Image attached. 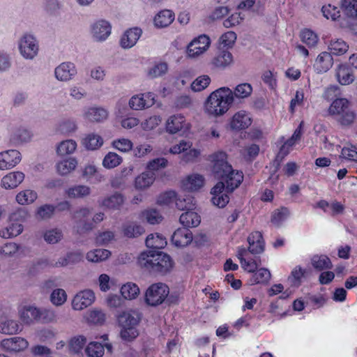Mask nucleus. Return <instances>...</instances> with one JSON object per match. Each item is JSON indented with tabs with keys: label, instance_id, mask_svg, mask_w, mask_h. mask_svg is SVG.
<instances>
[{
	"label": "nucleus",
	"instance_id": "57",
	"mask_svg": "<svg viewBox=\"0 0 357 357\" xmlns=\"http://www.w3.org/2000/svg\"><path fill=\"white\" fill-rule=\"evenodd\" d=\"M252 87L248 83H242L237 85L233 92V96L238 98H245L251 95Z\"/></svg>",
	"mask_w": 357,
	"mask_h": 357
},
{
	"label": "nucleus",
	"instance_id": "19",
	"mask_svg": "<svg viewBox=\"0 0 357 357\" xmlns=\"http://www.w3.org/2000/svg\"><path fill=\"white\" fill-rule=\"evenodd\" d=\"M252 123V119L245 111L236 112L230 122L231 129L236 130H244Z\"/></svg>",
	"mask_w": 357,
	"mask_h": 357
},
{
	"label": "nucleus",
	"instance_id": "49",
	"mask_svg": "<svg viewBox=\"0 0 357 357\" xmlns=\"http://www.w3.org/2000/svg\"><path fill=\"white\" fill-rule=\"evenodd\" d=\"M259 153V146L256 144H252L244 147L241 153L243 158L248 162H252Z\"/></svg>",
	"mask_w": 357,
	"mask_h": 357
},
{
	"label": "nucleus",
	"instance_id": "41",
	"mask_svg": "<svg viewBox=\"0 0 357 357\" xmlns=\"http://www.w3.org/2000/svg\"><path fill=\"white\" fill-rule=\"evenodd\" d=\"M144 232V228L133 222L123 225V234L127 238H136Z\"/></svg>",
	"mask_w": 357,
	"mask_h": 357
},
{
	"label": "nucleus",
	"instance_id": "18",
	"mask_svg": "<svg viewBox=\"0 0 357 357\" xmlns=\"http://www.w3.org/2000/svg\"><path fill=\"white\" fill-rule=\"evenodd\" d=\"M333 64V58L331 53L322 52L320 53L314 63V68L318 73L327 72Z\"/></svg>",
	"mask_w": 357,
	"mask_h": 357
},
{
	"label": "nucleus",
	"instance_id": "46",
	"mask_svg": "<svg viewBox=\"0 0 357 357\" xmlns=\"http://www.w3.org/2000/svg\"><path fill=\"white\" fill-rule=\"evenodd\" d=\"M20 325L14 320H7L0 324V332L3 334H15L20 331Z\"/></svg>",
	"mask_w": 357,
	"mask_h": 357
},
{
	"label": "nucleus",
	"instance_id": "28",
	"mask_svg": "<svg viewBox=\"0 0 357 357\" xmlns=\"http://www.w3.org/2000/svg\"><path fill=\"white\" fill-rule=\"evenodd\" d=\"M204 184V176L198 174L190 175L183 181V186L190 192L198 190Z\"/></svg>",
	"mask_w": 357,
	"mask_h": 357
},
{
	"label": "nucleus",
	"instance_id": "43",
	"mask_svg": "<svg viewBox=\"0 0 357 357\" xmlns=\"http://www.w3.org/2000/svg\"><path fill=\"white\" fill-rule=\"evenodd\" d=\"M111 255V252L106 249H95L86 254V259L89 261L100 262L107 259Z\"/></svg>",
	"mask_w": 357,
	"mask_h": 357
},
{
	"label": "nucleus",
	"instance_id": "7",
	"mask_svg": "<svg viewBox=\"0 0 357 357\" xmlns=\"http://www.w3.org/2000/svg\"><path fill=\"white\" fill-rule=\"evenodd\" d=\"M118 321L122 327L121 337L123 340L131 341L136 338L139 333L136 326L139 319L129 312H123L118 317Z\"/></svg>",
	"mask_w": 357,
	"mask_h": 357
},
{
	"label": "nucleus",
	"instance_id": "23",
	"mask_svg": "<svg viewBox=\"0 0 357 357\" xmlns=\"http://www.w3.org/2000/svg\"><path fill=\"white\" fill-rule=\"evenodd\" d=\"M77 73L74 63L70 62L62 63L55 69L56 77L61 81L70 79Z\"/></svg>",
	"mask_w": 357,
	"mask_h": 357
},
{
	"label": "nucleus",
	"instance_id": "56",
	"mask_svg": "<svg viewBox=\"0 0 357 357\" xmlns=\"http://www.w3.org/2000/svg\"><path fill=\"white\" fill-rule=\"evenodd\" d=\"M271 278L269 271L264 268L257 269L252 276V281L256 284L266 283Z\"/></svg>",
	"mask_w": 357,
	"mask_h": 357
},
{
	"label": "nucleus",
	"instance_id": "44",
	"mask_svg": "<svg viewBox=\"0 0 357 357\" xmlns=\"http://www.w3.org/2000/svg\"><path fill=\"white\" fill-rule=\"evenodd\" d=\"M83 144L87 149L96 150L102 145L103 139L98 135L89 134L84 139Z\"/></svg>",
	"mask_w": 357,
	"mask_h": 357
},
{
	"label": "nucleus",
	"instance_id": "36",
	"mask_svg": "<svg viewBox=\"0 0 357 357\" xmlns=\"http://www.w3.org/2000/svg\"><path fill=\"white\" fill-rule=\"evenodd\" d=\"M176 206L181 211L193 210L195 208V202L193 197L185 195L183 197H176L175 199Z\"/></svg>",
	"mask_w": 357,
	"mask_h": 357
},
{
	"label": "nucleus",
	"instance_id": "39",
	"mask_svg": "<svg viewBox=\"0 0 357 357\" xmlns=\"http://www.w3.org/2000/svg\"><path fill=\"white\" fill-rule=\"evenodd\" d=\"M38 197L34 190H24L16 195V201L21 205H26L33 203Z\"/></svg>",
	"mask_w": 357,
	"mask_h": 357
},
{
	"label": "nucleus",
	"instance_id": "50",
	"mask_svg": "<svg viewBox=\"0 0 357 357\" xmlns=\"http://www.w3.org/2000/svg\"><path fill=\"white\" fill-rule=\"evenodd\" d=\"M122 162V158L117 153L109 152L102 160V165L107 169H112Z\"/></svg>",
	"mask_w": 357,
	"mask_h": 357
},
{
	"label": "nucleus",
	"instance_id": "58",
	"mask_svg": "<svg viewBox=\"0 0 357 357\" xmlns=\"http://www.w3.org/2000/svg\"><path fill=\"white\" fill-rule=\"evenodd\" d=\"M86 342V339L84 336L79 335L72 338L69 343V349L70 351L77 354L79 353L83 349Z\"/></svg>",
	"mask_w": 357,
	"mask_h": 357
},
{
	"label": "nucleus",
	"instance_id": "53",
	"mask_svg": "<svg viewBox=\"0 0 357 357\" xmlns=\"http://www.w3.org/2000/svg\"><path fill=\"white\" fill-rule=\"evenodd\" d=\"M31 138L30 132L26 129H18L11 136L10 141L15 144L29 142Z\"/></svg>",
	"mask_w": 357,
	"mask_h": 357
},
{
	"label": "nucleus",
	"instance_id": "40",
	"mask_svg": "<svg viewBox=\"0 0 357 357\" xmlns=\"http://www.w3.org/2000/svg\"><path fill=\"white\" fill-rule=\"evenodd\" d=\"M77 164V160L75 158H70L58 162L56 169L59 174L66 175L75 169Z\"/></svg>",
	"mask_w": 357,
	"mask_h": 357
},
{
	"label": "nucleus",
	"instance_id": "4",
	"mask_svg": "<svg viewBox=\"0 0 357 357\" xmlns=\"http://www.w3.org/2000/svg\"><path fill=\"white\" fill-rule=\"evenodd\" d=\"M329 112L331 114L337 115V121L343 126L351 124L355 119V114L349 109V102L346 98H337L333 100Z\"/></svg>",
	"mask_w": 357,
	"mask_h": 357
},
{
	"label": "nucleus",
	"instance_id": "12",
	"mask_svg": "<svg viewBox=\"0 0 357 357\" xmlns=\"http://www.w3.org/2000/svg\"><path fill=\"white\" fill-rule=\"evenodd\" d=\"M95 300L91 290H84L77 293L73 299L72 306L75 310H82L91 305Z\"/></svg>",
	"mask_w": 357,
	"mask_h": 357
},
{
	"label": "nucleus",
	"instance_id": "22",
	"mask_svg": "<svg viewBox=\"0 0 357 357\" xmlns=\"http://www.w3.org/2000/svg\"><path fill=\"white\" fill-rule=\"evenodd\" d=\"M185 128H189L185 123V118L182 114L172 115L167 121L166 129L169 133L175 134Z\"/></svg>",
	"mask_w": 357,
	"mask_h": 357
},
{
	"label": "nucleus",
	"instance_id": "61",
	"mask_svg": "<svg viewBox=\"0 0 357 357\" xmlns=\"http://www.w3.org/2000/svg\"><path fill=\"white\" fill-rule=\"evenodd\" d=\"M305 273V271L300 266H297L291 271L289 280H290L292 285L298 287L301 284V280L304 277Z\"/></svg>",
	"mask_w": 357,
	"mask_h": 357
},
{
	"label": "nucleus",
	"instance_id": "63",
	"mask_svg": "<svg viewBox=\"0 0 357 357\" xmlns=\"http://www.w3.org/2000/svg\"><path fill=\"white\" fill-rule=\"evenodd\" d=\"M168 70V66L165 62L155 63L149 70V76L151 78L158 77L165 75Z\"/></svg>",
	"mask_w": 357,
	"mask_h": 357
},
{
	"label": "nucleus",
	"instance_id": "6",
	"mask_svg": "<svg viewBox=\"0 0 357 357\" xmlns=\"http://www.w3.org/2000/svg\"><path fill=\"white\" fill-rule=\"evenodd\" d=\"M91 215V211L87 208H80L76 211L73 218L77 223V231L79 234L90 231L93 227V223H98L103 220L105 214L102 212L96 213L93 218L92 222H89L88 218Z\"/></svg>",
	"mask_w": 357,
	"mask_h": 357
},
{
	"label": "nucleus",
	"instance_id": "1",
	"mask_svg": "<svg viewBox=\"0 0 357 357\" xmlns=\"http://www.w3.org/2000/svg\"><path fill=\"white\" fill-rule=\"evenodd\" d=\"M228 156L225 151H217L208 156L212 162V172L214 176L222 183L227 193L233 192L243 181V173L236 170L227 161Z\"/></svg>",
	"mask_w": 357,
	"mask_h": 357
},
{
	"label": "nucleus",
	"instance_id": "2",
	"mask_svg": "<svg viewBox=\"0 0 357 357\" xmlns=\"http://www.w3.org/2000/svg\"><path fill=\"white\" fill-rule=\"evenodd\" d=\"M139 262L149 272L160 275H167L174 267V261L169 255L156 250L142 252L139 257Z\"/></svg>",
	"mask_w": 357,
	"mask_h": 357
},
{
	"label": "nucleus",
	"instance_id": "54",
	"mask_svg": "<svg viewBox=\"0 0 357 357\" xmlns=\"http://www.w3.org/2000/svg\"><path fill=\"white\" fill-rule=\"evenodd\" d=\"M323 15L328 20H337L340 17V10L337 6L331 4L323 6L321 8Z\"/></svg>",
	"mask_w": 357,
	"mask_h": 357
},
{
	"label": "nucleus",
	"instance_id": "59",
	"mask_svg": "<svg viewBox=\"0 0 357 357\" xmlns=\"http://www.w3.org/2000/svg\"><path fill=\"white\" fill-rule=\"evenodd\" d=\"M211 82V78L208 75H202L194 80L191 84V88L194 91H202L206 89Z\"/></svg>",
	"mask_w": 357,
	"mask_h": 357
},
{
	"label": "nucleus",
	"instance_id": "64",
	"mask_svg": "<svg viewBox=\"0 0 357 357\" xmlns=\"http://www.w3.org/2000/svg\"><path fill=\"white\" fill-rule=\"evenodd\" d=\"M86 319L92 324H102L105 321V314L101 310H93L89 312Z\"/></svg>",
	"mask_w": 357,
	"mask_h": 357
},
{
	"label": "nucleus",
	"instance_id": "42",
	"mask_svg": "<svg viewBox=\"0 0 357 357\" xmlns=\"http://www.w3.org/2000/svg\"><path fill=\"white\" fill-rule=\"evenodd\" d=\"M23 231V226L17 222L12 223L8 227L0 231V236L9 238L20 235Z\"/></svg>",
	"mask_w": 357,
	"mask_h": 357
},
{
	"label": "nucleus",
	"instance_id": "47",
	"mask_svg": "<svg viewBox=\"0 0 357 357\" xmlns=\"http://www.w3.org/2000/svg\"><path fill=\"white\" fill-rule=\"evenodd\" d=\"M77 148V143L73 139L61 142L57 146L56 151L60 155H68L73 153Z\"/></svg>",
	"mask_w": 357,
	"mask_h": 357
},
{
	"label": "nucleus",
	"instance_id": "11",
	"mask_svg": "<svg viewBox=\"0 0 357 357\" xmlns=\"http://www.w3.org/2000/svg\"><path fill=\"white\" fill-rule=\"evenodd\" d=\"M154 103L155 95L151 92L134 96L129 101L130 107L135 110H140L151 107Z\"/></svg>",
	"mask_w": 357,
	"mask_h": 357
},
{
	"label": "nucleus",
	"instance_id": "24",
	"mask_svg": "<svg viewBox=\"0 0 357 357\" xmlns=\"http://www.w3.org/2000/svg\"><path fill=\"white\" fill-rule=\"evenodd\" d=\"M24 179V174L22 172H12L4 176L1 179V186L5 189L17 188Z\"/></svg>",
	"mask_w": 357,
	"mask_h": 357
},
{
	"label": "nucleus",
	"instance_id": "30",
	"mask_svg": "<svg viewBox=\"0 0 357 357\" xmlns=\"http://www.w3.org/2000/svg\"><path fill=\"white\" fill-rule=\"evenodd\" d=\"M233 61L232 54L227 50H219L212 60V64L217 68H225Z\"/></svg>",
	"mask_w": 357,
	"mask_h": 357
},
{
	"label": "nucleus",
	"instance_id": "32",
	"mask_svg": "<svg viewBox=\"0 0 357 357\" xmlns=\"http://www.w3.org/2000/svg\"><path fill=\"white\" fill-rule=\"evenodd\" d=\"M312 265L313 268L319 271L330 270L333 268V264L331 259L326 255H316L312 259Z\"/></svg>",
	"mask_w": 357,
	"mask_h": 357
},
{
	"label": "nucleus",
	"instance_id": "5",
	"mask_svg": "<svg viewBox=\"0 0 357 357\" xmlns=\"http://www.w3.org/2000/svg\"><path fill=\"white\" fill-rule=\"evenodd\" d=\"M169 293V287L162 282L152 284L146 289L144 295L146 303L150 306L161 305Z\"/></svg>",
	"mask_w": 357,
	"mask_h": 357
},
{
	"label": "nucleus",
	"instance_id": "13",
	"mask_svg": "<svg viewBox=\"0 0 357 357\" xmlns=\"http://www.w3.org/2000/svg\"><path fill=\"white\" fill-rule=\"evenodd\" d=\"M28 346L27 340L21 337L6 338L1 342V347L8 352H20L26 349Z\"/></svg>",
	"mask_w": 357,
	"mask_h": 357
},
{
	"label": "nucleus",
	"instance_id": "17",
	"mask_svg": "<svg viewBox=\"0 0 357 357\" xmlns=\"http://www.w3.org/2000/svg\"><path fill=\"white\" fill-rule=\"evenodd\" d=\"M172 243L178 247L182 248L189 245L192 241V231L183 226L182 228L177 229L172 236Z\"/></svg>",
	"mask_w": 357,
	"mask_h": 357
},
{
	"label": "nucleus",
	"instance_id": "10",
	"mask_svg": "<svg viewBox=\"0 0 357 357\" xmlns=\"http://www.w3.org/2000/svg\"><path fill=\"white\" fill-rule=\"evenodd\" d=\"M19 49L24 58L33 59L38 53V45L33 36L26 34L20 41Z\"/></svg>",
	"mask_w": 357,
	"mask_h": 357
},
{
	"label": "nucleus",
	"instance_id": "51",
	"mask_svg": "<svg viewBox=\"0 0 357 357\" xmlns=\"http://www.w3.org/2000/svg\"><path fill=\"white\" fill-rule=\"evenodd\" d=\"M86 353L89 357H102L104 354V346L100 342H91L86 347Z\"/></svg>",
	"mask_w": 357,
	"mask_h": 357
},
{
	"label": "nucleus",
	"instance_id": "14",
	"mask_svg": "<svg viewBox=\"0 0 357 357\" xmlns=\"http://www.w3.org/2000/svg\"><path fill=\"white\" fill-rule=\"evenodd\" d=\"M21 160V153L14 149L0 153V169L14 167Z\"/></svg>",
	"mask_w": 357,
	"mask_h": 357
},
{
	"label": "nucleus",
	"instance_id": "38",
	"mask_svg": "<svg viewBox=\"0 0 357 357\" xmlns=\"http://www.w3.org/2000/svg\"><path fill=\"white\" fill-rule=\"evenodd\" d=\"M121 296L126 299H134L139 294V287L132 282L123 284L120 290Z\"/></svg>",
	"mask_w": 357,
	"mask_h": 357
},
{
	"label": "nucleus",
	"instance_id": "34",
	"mask_svg": "<svg viewBox=\"0 0 357 357\" xmlns=\"http://www.w3.org/2000/svg\"><path fill=\"white\" fill-rule=\"evenodd\" d=\"M155 180L154 172H146L136 177L135 184L136 188L144 189L149 187Z\"/></svg>",
	"mask_w": 357,
	"mask_h": 357
},
{
	"label": "nucleus",
	"instance_id": "35",
	"mask_svg": "<svg viewBox=\"0 0 357 357\" xmlns=\"http://www.w3.org/2000/svg\"><path fill=\"white\" fill-rule=\"evenodd\" d=\"M301 40L308 47H315L319 41L317 34L310 29H304L300 33Z\"/></svg>",
	"mask_w": 357,
	"mask_h": 357
},
{
	"label": "nucleus",
	"instance_id": "60",
	"mask_svg": "<svg viewBox=\"0 0 357 357\" xmlns=\"http://www.w3.org/2000/svg\"><path fill=\"white\" fill-rule=\"evenodd\" d=\"M142 216L151 225L158 224L162 220V216L155 209L146 210L142 213Z\"/></svg>",
	"mask_w": 357,
	"mask_h": 357
},
{
	"label": "nucleus",
	"instance_id": "15",
	"mask_svg": "<svg viewBox=\"0 0 357 357\" xmlns=\"http://www.w3.org/2000/svg\"><path fill=\"white\" fill-rule=\"evenodd\" d=\"M248 242L249 244L248 250L251 254L259 255L264 252L265 242L260 231L251 232L248 237Z\"/></svg>",
	"mask_w": 357,
	"mask_h": 357
},
{
	"label": "nucleus",
	"instance_id": "45",
	"mask_svg": "<svg viewBox=\"0 0 357 357\" xmlns=\"http://www.w3.org/2000/svg\"><path fill=\"white\" fill-rule=\"evenodd\" d=\"M329 50L331 54L335 55H342L348 50L349 45L342 39L331 40L329 45Z\"/></svg>",
	"mask_w": 357,
	"mask_h": 357
},
{
	"label": "nucleus",
	"instance_id": "37",
	"mask_svg": "<svg viewBox=\"0 0 357 357\" xmlns=\"http://www.w3.org/2000/svg\"><path fill=\"white\" fill-rule=\"evenodd\" d=\"M86 117L91 121H102L107 119V110L100 107H91L85 114Z\"/></svg>",
	"mask_w": 357,
	"mask_h": 357
},
{
	"label": "nucleus",
	"instance_id": "25",
	"mask_svg": "<svg viewBox=\"0 0 357 357\" xmlns=\"http://www.w3.org/2000/svg\"><path fill=\"white\" fill-rule=\"evenodd\" d=\"M174 13L168 9L160 10L154 17V24L157 27L163 28L170 25L174 20Z\"/></svg>",
	"mask_w": 357,
	"mask_h": 357
},
{
	"label": "nucleus",
	"instance_id": "33",
	"mask_svg": "<svg viewBox=\"0 0 357 357\" xmlns=\"http://www.w3.org/2000/svg\"><path fill=\"white\" fill-rule=\"evenodd\" d=\"M82 259L83 255L79 252H69L66 257L60 258L52 266L62 267L69 264H74L81 261Z\"/></svg>",
	"mask_w": 357,
	"mask_h": 357
},
{
	"label": "nucleus",
	"instance_id": "20",
	"mask_svg": "<svg viewBox=\"0 0 357 357\" xmlns=\"http://www.w3.org/2000/svg\"><path fill=\"white\" fill-rule=\"evenodd\" d=\"M142 33V29L138 27L129 29L123 33L121 38V46L123 48L133 47L139 40Z\"/></svg>",
	"mask_w": 357,
	"mask_h": 357
},
{
	"label": "nucleus",
	"instance_id": "55",
	"mask_svg": "<svg viewBox=\"0 0 357 357\" xmlns=\"http://www.w3.org/2000/svg\"><path fill=\"white\" fill-rule=\"evenodd\" d=\"M90 188L85 185H77L70 188L66 190V194L70 198L82 197L89 195Z\"/></svg>",
	"mask_w": 357,
	"mask_h": 357
},
{
	"label": "nucleus",
	"instance_id": "9",
	"mask_svg": "<svg viewBox=\"0 0 357 357\" xmlns=\"http://www.w3.org/2000/svg\"><path fill=\"white\" fill-rule=\"evenodd\" d=\"M211 45L210 38L202 34L194 38L188 45L187 53L189 57H197L206 52Z\"/></svg>",
	"mask_w": 357,
	"mask_h": 357
},
{
	"label": "nucleus",
	"instance_id": "21",
	"mask_svg": "<svg viewBox=\"0 0 357 357\" xmlns=\"http://www.w3.org/2000/svg\"><path fill=\"white\" fill-rule=\"evenodd\" d=\"M111 25L105 20H99L92 27V33L96 40H105L111 33Z\"/></svg>",
	"mask_w": 357,
	"mask_h": 357
},
{
	"label": "nucleus",
	"instance_id": "26",
	"mask_svg": "<svg viewBox=\"0 0 357 357\" xmlns=\"http://www.w3.org/2000/svg\"><path fill=\"white\" fill-rule=\"evenodd\" d=\"M179 221L186 228L197 227L201 222L200 215L192 210L186 211L180 215Z\"/></svg>",
	"mask_w": 357,
	"mask_h": 357
},
{
	"label": "nucleus",
	"instance_id": "16",
	"mask_svg": "<svg viewBox=\"0 0 357 357\" xmlns=\"http://www.w3.org/2000/svg\"><path fill=\"white\" fill-rule=\"evenodd\" d=\"M224 185L222 183H217L211 189V193L213 195L211 202L218 208H224L229 202V197L224 191Z\"/></svg>",
	"mask_w": 357,
	"mask_h": 357
},
{
	"label": "nucleus",
	"instance_id": "3",
	"mask_svg": "<svg viewBox=\"0 0 357 357\" xmlns=\"http://www.w3.org/2000/svg\"><path fill=\"white\" fill-rule=\"evenodd\" d=\"M233 102V91L228 87L219 88L212 92L206 99L205 112L215 117L222 116L229 110Z\"/></svg>",
	"mask_w": 357,
	"mask_h": 357
},
{
	"label": "nucleus",
	"instance_id": "52",
	"mask_svg": "<svg viewBox=\"0 0 357 357\" xmlns=\"http://www.w3.org/2000/svg\"><path fill=\"white\" fill-rule=\"evenodd\" d=\"M342 6L348 17L357 19V0H343Z\"/></svg>",
	"mask_w": 357,
	"mask_h": 357
},
{
	"label": "nucleus",
	"instance_id": "8",
	"mask_svg": "<svg viewBox=\"0 0 357 357\" xmlns=\"http://www.w3.org/2000/svg\"><path fill=\"white\" fill-rule=\"evenodd\" d=\"M45 313L48 317L43 316V319L45 321H51L55 317L52 311L45 310L41 312L39 309L32 306L24 307L20 311V317L22 322L26 324H30L33 321L39 319Z\"/></svg>",
	"mask_w": 357,
	"mask_h": 357
},
{
	"label": "nucleus",
	"instance_id": "31",
	"mask_svg": "<svg viewBox=\"0 0 357 357\" xmlns=\"http://www.w3.org/2000/svg\"><path fill=\"white\" fill-rule=\"evenodd\" d=\"M146 247L153 250H160L167 245V240L161 234L155 233L149 234L145 241Z\"/></svg>",
	"mask_w": 357,
	"mask_h": 357
},
{
	"label": "nucleus",
	"instance_id": "27",
	"mask_svg": "<svg viewBox=\"0 0 357 357\" xmlns=\"http://www.w3.org/2000/svg\"><path fill=\"white\" fill-rule=\"evenodd\" d=\"M124 202V197L119 192H115L113 195L105 198L100 203V205L109 209H119Z\"/></svg>",
	"mask_w": 357,
	"mask_h": 357
},
{
	"label": "nucleus",
	"instance_id": "62",
	"mask_svg": "<svg viewBox=\"0 0 357 357\" xmlns=\"http://www.w3.org/2000/svg\"><path fill=\"white\" fill-rule=\"evenodd\" d=\"M112 146L114 149L119 150V151L126 153L132 149L133 144L128 139L121 138L114 140L112 142Z\"/></svg>",
	"mask_w": 357,
	"mask_h": 357
},
{
	"label": "nucleus",
	"instance_id": "48",
	"mask_svg": "<svg viewBox=\"0 0 357 357\" xmlns=\"http://www.w3.org/2000/svg\"><path fill=\"white\" fill-rule=\"evenodd\" d=\"M289 215V210L285 206L275 209L271 215V222L272 224L279 226Z\"/></svg>",
	"mask_w": 357,
	"mask_h": 357
},
{
	"label": "nucleus",
	"instance_id": "29",
	"mask_svg": "<svg viewBox=\"0 0 357 357\" xmlns=\"http://www.w3.org/2000/svg\"><path fill=\"white\" fill-rule=\"evenodd\" d=\"M336 77L342 85H348L353 82L354 76L351 70L345 65H340L336 71Z\"/></svg>",
	"mask_w": 357,
	"mask_h": 357
}]
</instances>
